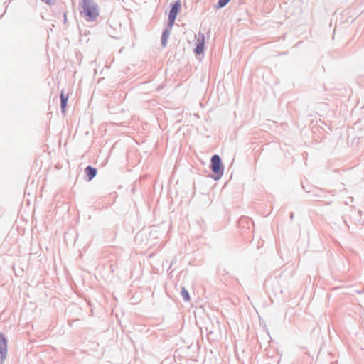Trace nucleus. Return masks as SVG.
<instances>
[{"label": "nucleus", "instance_id": "obj_1", "mask_svg": "<svg viewBox=\"0 0 364 364\" xmlns=\"http://www.w3.org/2000/svg\"><path fill=\"white\" fill-rule=\"evenodd\" d=\"M81 14L88 21H93L99 16L97 5L92 0H81Z\"/></svg>", "mask_w": 364, "mask_h": 364}, {"label": "nucleus", "instance_id": "obj_2", "mask_svg": "<svg viewBox=\"0 0 364 364\" xmlns=\"http://www.w3.org/2000/svg\"><path fill=\"white\" fill-rule=\"evenodd\" d=\"M211 169L212 171L217 175L216 179L220 178L223 173V167L221 159L218 155H214L211 159Z\"/></svg>", "mask_w": 364, "mask_h": 364}, {"label": "nucleus", "instance_id": "obj_3", "mask_svg": "<svg viewBox=\"0 0 364 364\" xmlns=\"http://www.w3.org/2000/svg\"><path fill=\"white\" fill-rule=\"evenodd\" d=\"M180 9H181L180 2L176 1L172 6L171 9L170 10L169 16H168V23L171 27L174 23L175 19L177 16V14L179 11Z\"/></svg>", "mask_w": 364, "mask_h": 364}, {"label": "nucleus", "instance_id": "obj_4", "mask_svg": "<svg viewBox=\"0 0 364 364\" xmlns=\"http://www.w3.org/2000/svg\"><path fill=\"white\" fill-rule=\"evenodd\" d=\"M7 353V341L2 333H0V364L6 357Z\"/></svg>", "mask_w": 364, "mask_h": 364}, {"label": "nucleus", "instance_id": "obj_5", "mask_svg": "<svg viewBox=\"0 0 364 364\" xmlns=\"http://www.w3.org/2000/svg\"><path fill=\"white\" fill-rule=\"evenodd\" d=\"M60 100H61L62 112L63 113H65V109H66V107H67V102H68V95H65L63 91H62L61 95H60Z\"/></svg>", "mask_w": 364, "mask_h": 364}, {"label": "nucleus", "instance_id": "obj_6", "mask_svg": "<svg viewBox=\"0 0 364 364\" xmlns=\"http://www.w3.org/2000/svg\"><path fill=\"white\" fill-rule=\"evenodd\" d=\"M85 172L88 176V179L92 180L97 174V170L90 166L85 168Z\"/></svg>", "mask_w": 364, "mask_h": 364}, {"label": "nucleus", "instance_id": "obj_7", "mask_svg": "<svg viewBox=\"0 0 364 364\" xmlns=\"http://www.w3.org/2000/svg\"><path fill=\"white\" fill-rule=\"evenodd\" d=\"M204 50V43L203 41L200 43L197 46H196V48L195 50V52L196 53V54L199 55V54H201Z\"/></svg>", "mask_w": 364, "mask_h": 364}, {"label": "nucleus", "instance_id": "obj_8", "mask_svg": "<svg viewBox=\"0 0 364 364\" xmlns=\"http://www.w3.org/2000/svg\"><path fill=\"white\" fill-rule=\"evenodd\" d=\"M181 295L185 301H190V296L188 294V292L185 288H182L181 289Z\"/></svg>", "mask_w": 364, "mask_h": 364}, {"label": "nucleus", "instance_id": "obj_9", "mask_svg": "<svg viewBox=\"0 0 364 364\" xmlns=\"http://www.w3.org/2000/svg\"><path fill=\"white\" fill-rule=\"evenodd\" d=\"M169 36V32L168 31H165L163 33V36H162V45L163 46H166V42H167V39Z\"/></svg>", "mask_w": 364, "mask_h": 364}, {"label": "nucleus", "instance_id": "obj_10", "mask_svg": "<svg viewBox=\"0 0 364 364\" xmlns=\"http://www.w3.org/2000/svg\"><path fill=\"white\" fill-rule=\"evenodd\" d=\"M230 0H219L218 3V8L224 7Z\"/></svg>", "mask_w": 364, "mask_h": 364}]
</instances>
